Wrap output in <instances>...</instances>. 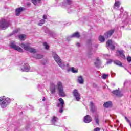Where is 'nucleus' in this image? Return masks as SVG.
<instances>
[{
  "instance_id": "obj_31",
  "label": "nucleus",
  "mask_w": 131,
  "mask_h": 131,
  "mask_svg": "<svg viewBox=\"0 0 131 131\" xmlns=\"http://www.w3.org/2000/svg\"><path fill=\"white\" fill-rule=\"evenodd\" d=\"M43 45L46 50H49V48H50V47L49 46V45H48V43L47 42H44L43 43Z\"/></svg>"
},
{
  "instance_id": "obj_36",
  "label": "nucleus",
  "mask_w": 131,
  "mask_h": 131,
  "mask_svg": "<svg viewBox=\"0 0 131 131\" xmlns=\"http://www.w3.org/2000/svg\"><path fill=\"white\" fill-rule=\"evenodd\" d=\"M113 62V60L112 59H110L107 61V64H111Z\"/></svg>"
},
{
  "instance_id": "obj_21",
  "label": "nucleus",
  "mask_w": 131,
  "mask_h": 131,
  "mask_svg": "<svg viewBox=\"0 0 131 131\" xmlns=\"http://www.w3.org/2000/svg\"><path fill=\"white\" fill-rule=\"evenodd\" d=\"M32 4L35 6H37L38 4H40L41 3V0H31Z\"/></svg>"
},
{
  "instance_id": "obj_29",
  "label": "nucleus",
  "mask_w": 131,
  "mask_h": 131,
  "mask_svg": "<svg viewBox=\"0 0 131 131\" xmlns=\"http://www.w3.org/2000/svg\"><path fill=\"white\" fill-rule=\"evenodd\" d=\"M71 71H72L73 73H77V72H78V70L75 69L74 67H72Z\"/></svg>"
},
{
  "instance_id": "obj_39",
  "label": "nucleus",
  "mask_w": 131,
  "mask_h": 131,
  "mask_svg": "<svg viewBox=\"0 0 131 131\" xmlns=\"http://www.w3.org/2000/svg\"><path fill=\"white\" fill-rule=\"evenodd\" d=\"M105 58H109V57H110V55H108V54H105L104 55Z\"/></svg>"
},
{
  "instance_id": "obj_2",
  "label": "nucleus",
  "mask_w": 131,
  "mask_h": 131,
  "mask_svg": "<svg viewBox=\"0 0 131 131\" xmlns=\"http://www.w3.org/2000/svg\"><path fill=\"white\" fill-rule=\"evenodd\" d=\"M52 56L55 61L56 62V63H57L59 67L62 68V69H65V68H66V67H69V64L67 63V65H65V63L63 61L61 60V59L60 58L59 56H58V55H57L55 52H53L52 53Z\"/></svg>"
},
{
  "instance_id": "obj_11",
  "label": "nucleus",
  "mask_w": 131,
  "mask_h": 131,
  "mask_svg": "<svg viewBox=\"0 0 131 131\" xmlns=\"http://www.w3.org/2000/svg\"><path fill=\"white\" fill-rule=\"evenodd\" d=\"M115 45L114 43L113 44V42H112V40H108L107 42H106V47H110L111 50H115Z\"/></svg>"
},
{
  "instance_id": "obj_24",
  "label": "nucleus",
  "mask_w": 131,
  "mask_h": 131,
  "mask_svg": "<svg viewBox=\"0 0 131 131\" xmlns=\"http://www.w3.org/2000/svg\"><path fill=\"white\" fill-rule=\"evenodd\" d=\"M18 38L21 40H25V39H26V35L22 34L18 36Z\"/></svg>"
},
{
  "instance_id": "obj_41",
  "label": "nucleus",
  "mask_w": 131,
  "mask_h": 131,
  "mask_svg": "<svg viewBox=\"0 0 131 131\" xmlns=\"http://www.w3.org/2000/svg\"><path fill=\"white\" fill-rule=\"evenodd\" d=\"M76 46H77V47H80V43H76Z\"/></svg>"
},
{
  "instance_id": "obj_9",
  "label": "nucleus",
  "mask_w": 131,
  "mask_h": 131,
  "mask_svg": "<svg viewBox=\"0 0 131 131\" xmlns=\"http://www.w3.org/2000/svg\"><path fill=\"white\" fill-rule=\"evenodd\" d=\"M19 46H21L22 49L25 50V51H29L30 50V43H21L19 44Z\"/></svg>"
},
{
  "instance_id": "obj_3",
  "label": "nucleus",
  "mask_w": 131,
  "mask_h": 131,
  "mask_svg": "<svg viewBox=\"0 0 131 131\" xmlns=\"http://www.w3.org/2000/svg\"><path fill=\"white\" fill-rule=\"evenodd\" d=\"M10 103L11 99L5 96L0 97V106L2 108H6Z\"/></svg>"
},
{
  "instance_id": "obj_18",
  "label": "nucleus",
  "mask_w": 131,
  "mask_h": 131,
  "mask_svg": "<svg viewBox=\"0 0 131 131\" xmlns=\"http://www.w3.org/2000/svg\"><path fill=\"white\" fill-rule=\"evenodd\" d=\"M90 107L91 108V110H92L93 112L96 111V106H95V104H94V103H93V102H90Z\"/></svg>"
},
{
  "instance_id": "obj_35",
  "label": "nucleus",
  "mask_w": 131,
  "mask_h": 131,
  "mask_svg": "<svg viewBox=\"0 0 131 131\" xmlns=\"http://www.w3.org/2000/svg\"><path fill=\"white\" fill-rule=\"evenodd\" d=\"M47 63H48V60L47 59H45L43 60V62L42 63V64L43 65H46V64H47Z\"/></svg>"
},
{
  "instance_id": "obj_26",
  "label": "nucleus",
  "mask_w": 131,
  "mask_h": 131,
  "mask_svg": "<svg viewBox=\"0 0 131 131\" xmlns=\"http://www.w3.org/2000/svg\"><path fill=\"white\" fill-rule=\"evenodd\" d=\"M95 65L96 67H98L101 65V61H100V59H99V58H97L96 62H95Z\"/></svg>"
},
{
  "instance_id": "obj_27",
  "label": "nucleus",
  "mask_w": 131,
  "mask_h": 131,
  "mask_svg": "<svg viewBox=\"0 0 131 131\" xmlns=\"http://www.w3.org/2000/svg\"><path fill=\"white\" fill-rule=\"evenodd\" d=\"M99 40L101 42H104L105 41V37L103 36H100L99 37Z\"/></svg>"
},
{
  "instance_id": "obj_8",
  "label": "nucleus",
  "mask_w": 131,
  "mask_h": 131,
  "mask_svg": "<svg viewBox=\"0 0 131 131\" xmlns=\"http://www.w3.org/2000/svg\"><path fill=\"white\" fill-rule=\"evenodd\" d=\"M58 101H59L60 103H58L57 104V107H60V108L59 109V112L60 113H62L63 112V108H64V100L62 98H59L58 99Z\"/></svg>"
},
{
  "instance_id": "obj_15",
  "label": "nucleus",
  "mask_w": 131,
  "mask_h": 131,
  "mask_svg": "<svg viewBox=\"0 0 131 131\" xmlns=\"http://www.w3.org/2000/svg\"><path fill=\"white\" fill-rule=\"evenodd\" d=\"M84 122L85 123H90L92 122V117L90 115H86L84 117Z\"/></svg>"
},
{
  "instance_id": "obj_20",
  "label": "nucleus",
  "mask_w": 131,
  "mask_h": 131,
  "mask_svg": "<svg viewBox=\"0 0 131 131\" xmlns=\"http://www.w3.org/2000/svg\"><path fill=\"white\" fill-rule=\"evenodd\" d=\"M42 57L43 56L42 55L38 54H34L33 55V58H34L35 59H41Z\"/></svg>"
},
{
  "instance_id": "obj_28",
  "label": "nucleus",
  "mask_w": 131,
  "mask_h": 131,
  "mask_svg": "<svg viewBox=\"0 0 131 131\" xmlns=\"http://www.w3.org/2000/svg\"><path fill=\"white\" fill-rule=\"evenodd\" d=\"M45 22H46V20H45V19H41V20H40L39 23L38 24V25L39 26H42V25L45 24Z\"/></svg>"
},
{
  "instance_id": "obj_46",
  "label": "nucleus",
  "mask_w": 131,
  "mask_h": 131,
  "mask_svg": "<svg viewBox=\"0 0 131 131\" xmlns=\"http://www.w3.org/2000/svg\"><path fill=\"white\" fill-rule=\"evenodd\" d=\"M17 32H18V31H15V33H17Z\"/></svg>"
},
{
  "instance_id": "obj_43",
  "label": "nucleus",
  "mask_w": 131,
  "mask_h": 131,
  "mask_svg": "<svg viewBox=\"0 0 131 131\" xmlns=\"http://www.w3.org/2000/svg\"><path fill=\"white\" fill-rule=\"evenodd\" d=\"M125 70H127V71L128 72H129V73H130V74H131L130 72H129V71L128 70H127V69H126V68H125Z\"/></svg>"
},
{
  "instance_id": "obj_34",
  "label": "nucleus",
  "mask_w": 131,
  "mask_h": 131,
  "mask_svg": "<svg viewBox=\"0 0 131 131\" xmlns=\"http://www.w3.org/2000/svg\"><path fill=\"white\" fill-rule=\"evenodd\" d=\"M107 77H108V75L107 74H104L103 75H102V78L103 79H106L107 78Z\"/></svg>"
},
{
  "instance_id": "obj_42",
  "label": "nucleus",
  "mask_w": 131,
  "mask_h": 131,
  "mask_svg": "<svg viewBox=\"0 0 131 131\" xmlns=\"http://www.w3.org/2000/svg\"><path fill=\"white\" fill-rule=\"evenodd\" d=\"M27 6H30V5H31L30 3H28L27 4Z\"/></svg>"
},
{
  "instance_id": "obj_7",
  "label": "nucleus",
  "mask_w": 131,
  "mask_h": 131,
  "mask_svg": "<svg viewBox=\"0 0 131 131\" xmlns=\"http://www.w3.org/2000/svg\"><path fill=\"white\" fill-rule=\"evenodd\" d=\"M58 121L59 118H58L56 116H53L52 117V119H51V123L53 125H55L56 126H60L61 124H60V123H59V122H58Z\"/></svg>"
},
{
  "instance_id": "obj_16",
  "label": "nucleus",
  "mask_w": 131,
  "mask_h": 131,
  "mask_svg": "<svg viewBox=\"0 0 131 131\" xmlns=\"http://www.w3.org/2000/svg\"><path fill=\"white\" fill-rule=\"evenodd\" d=\"M113 33H114V29H112L108 31L107 32L105 33L104 34V35L105 37H107V38H108L110 37L112 35V34H113Z\"/></svg>"
},
{
  "instance_id": "obj_13",
  "label": "nucleus",
  "mask_w": 131,
  "mask_h": 131,
  "mask_svg": "<svg viewBox=\"0 0 131 131\" xmlns=\"http://www.w3.org/2000/svg\"><path fill=\"white\" fill-rule=\"evenodd\" d=\"M24 10H25V8H23V7H20L19 8H17L15 10V15L16 16H20V13L21 12H23V11H24Z\"/></svg>"
},
{
  "instance_id": "obj_19",
  "label": "nucleus",
  "mask_w": 131,
  "mask_h": 131,
  "mask_svg": "<svg viewBox=\"0 0 131 131\" xmlns=\"http://www.w3.org/2000/svg\"><path fill=\"white\" fill-rule=\"evenodd\" d=\"M103 106L105 108H109L110 107H111V106H112V102H111V101L105 102L104 103Z\"/></svg>"
},
{
  "instance_id": "obj_6",
  "label": "nucleus",
  "mask_w": 131,
  "mask_h": 131,
  "mask_svg": "<svg viewBox=\"0 0 131 131\" xmlns=\"http://www.w3.org/2000/svg\"><path fill=\"white\" fill-rule=\"evenodd\" d=\"M19 70L23 72H28L30 70V67L28 63H25L20 66Z\"/></svg>"
},
{
  "instance_id": "obj_5",
  "label": "nucleus",
  "mask_w": 131,
  "mask_h": 131,
  "mask_svg": "<svg viewBox=\"0 0 131 131\" xmlns=\"http://www.w3.org/2000/svg\"><path fill=\"white\" fill-rule=\"evenodd\" d=\"M9 47L11 49H13V50H15V51H17L18 52H20V53H23V49L19 46H17L16 44L15 43V41H12L10 42L9 45Z\"/></svg>"
},
{
  "instance_id": "obj_14",
  "label": "nucleus",
  "mask_w": 131,
  "mask_h": 131,
  "mask_svg": "<svg viewBox=\"0 0 131 131\" xmlns=\"http://www.w3.org/2000/svg\"><path fill=\"white\" fill-rule=\"evenodd\" d=\"M112 94L115 96H117V97H122V96H123L122 93H121L119 90H117L113 91L112 92Z\"/></svg>"
},
{
  "instance_id": "obj_33",
  "label": "nucleus",
  "mask_w": 131,
  "mask_h": 131,
  "mask_svg": "<svg viewBox=\"0 0 131 131\" xmlns=\"http://www.w3.org/2000/svg\"><path fill=\"white\" fill-rule=\"evenodd\" d=\"M66 5H70L72 3L71 0H64Z\"/></svg>"
},
{
  "instance_id": "obj_22",
  "label": "nucleus",
  "mask_w": 131,
  "mask_h": 131,
  "mask_svg": "<svg viewBox=\"0 0 131 131\" xmlns=\"http://www.w3.org/2000/svg\"><path fill=\"white\" fill-rule=\"evenodd\" d=\"M80 36V35H79V33L76 32L71 35L70 37H77V38H79Z\"/></svg>"
},
{
  "instance_id": "obj_30",
  "label": "nucleus",
  "mask_w": 131,
  "mask_h": 131,
  "mask_svg": "<svg viewBox=\"0 0 131 131\" xmlns=\"http://www.w3.org/2000/svg\"><path fill=\"white\" fill-rule=\"evenodd\" d=\"M115 7H117V8H119L120 6V2L119 1H116L114 4Z\"/></svg>"
},
{
  "instance_id": "obj_23",
  "label": "nucleus",
  "mask_w": 131,
  "mask_h": 131,
  "mask_svg": "<svg viewBox=\"0 0 131 131\" xmlns=\"http://www.w3.org/2000/svg\"><path fill=\"white\" fill-rule=\"evenodd\" d=\"M114 64H115V65H117V66H119L120 67L122 66V63L119 60H114Z\"/></svg>"
},
{
  "instance_id": "obj_45",
  "label": "nucleus",
  "mask_w": 131,
  "mask_h": 131,
  "mask_svg": "<svg viewBox=\"0 0 131 131\" xmlns=\"http://www.w3.org/2000/svg\"><path fill=\"white\" fill-rule=\"evenodd\" d=\"M52 36H54V33H52Z\"/></svg>"
},
{
  "instance_id": "obj_38",
  "label": "nucleus",
  "mask_w": 131,
  "mask_h": 131,
  "mask_svg": "<svg viewBox=\"0 0 131 131\" xmlns=\"http://www.w3.org/2000/svg\"><path fill=\"white\" fill-rule=\"evenodd\" d=\"M127 61H128V62H131V57L130 56H128L127 57Z\"/></svg>"
},
{
  "instance_id": "obj_32",
  "label": "nucleus",
  "mask_w": 131,
  "mask_h": 131,
  "mask_svg": "<svg viewBox=\"0 0 131 131\" xmlns=\"http://www.w3.org/2000/svg\"><path fill=\"white\" fill-rule=\"evenodd\" d=\"M98 116H95V122L96 123V124H98V125H99V118H98Z\"/></svg>"
},
{
  "instance_id": "obj_12",
  "label": "nucleus",
  "mask_w": 131,
  "mask_h": 131,
  "mask_svg": "<svg viewBox=\"0 0 131 131\" xmlns=\"http://www.w3.org/2000/svg\"><path fill=\"white\" fill-rule=\"evenodd\" d=\"M116 54L118 57H119L120 58H122V59H123L124 60H125V55H124V54L123 53V50H118L117 51Z\"/></svg>"
},
{
  "instance_id": "obj_40",
  "label": "nucleus",
  "mask_w": 131,
  "mask_h": 131,
  "mask_svg": "<svg viewBox=\"0 0 131 131\" xmlns=\"http://www.w3.org/2000/svg\"><path fill=\"white\" fill-rule=\"evenodd\" d=\"M43 19H47V15H43Z\"/></svg>"
},
{
  "instance_id": "obj_1",
  "label": "nucleus",
  "mask_w": 131,
  "mask_h": 131,
  "mask_svg": "<svg viewBox=\"0 0 131 131\" xmlns=\"http://www.w3.org/2000/svg\"><path fill=\"white\" fill-rule=\"evenodd\" d=\"M57 89L59 92V95L60 97H66V94L65 92H64V89L63 87V84L61 82V81H58L56 83V85L54 84V83H52L51 84L50 91L51 94H55L56 93V89Z\"/></svg>"
},
{
  "instance_id": "obj_37",
  "label": "nucleus",
  "mask_w": 131,
  "mask_h": 131,
  "mask_svg": "<svg viewBox=\"0 0 131 131\" xmlns=\"http://www.w3.org/2000/svg\"><path fill=\"white\" fill-rule=\"evenodd\" d=\"M101 130V128L99 127L95 128L93 131H100Z\"/></svg>"
},
{
  "instance_id": "obj_4",
  "label": "nucleus",
  "mask_w": 131,
  "mask_h": 131,
  "mask_svg": "<svg viewBox=\"0 0 131 131\" xmlns=\"http://www.w3.org/2000/svg\"><path fill=\"white\" fill-rule=\"evenodd\" d=\"M10 26H11L10 21L4 19L0 20V30H6Z\"/></svg>"
},
{
  "instance_id": "obj_10",
  "label": "nucleus",
  "mask_w": 131,
  "mask_h": 131,
  "mask_svg": "<svg viewBox=\"0 0 131 131\" xmlns=\"http://www.w3.org/2000/svg\"><path fill=\"white\" fill-rule=\"evenodd\" d=\"M73 95L76 101H78L80 100V94L78 93V90H77V89H75L73 91Z\"/></svg>"
},
{
  "instance_id": "obj_44",
  "label": "nucleus",
  "mask_w": 131,
  "mask_h": 131,
  "mask_svg": "<svg viewBox=\"0 0 131 131\" xmlns=\"http://www.w3.org/2000/svg\"><path fill=\"white\" fill-rule=\"evenodd\" d=\"M46 100V98H43V99H42V101H45Z\"/></svg>"
},
{
  "instance_id": "obj_17",
  "label": "nucleus",
  "mask_w": 131,
  "mask_h": 131,
  "mask_svg": "<svg viewBox=\"0 0 131 131\" xmlns=\"http://www.w3.org/2000/svg\"><path fill=\"white\" fill-rule=\"evenodd\" d=\"M77 81L80 84H83V82H84V80L83 79V77H82V76H78Z\"/></svg>"
},
{
  "instance_id": "obj_25",
  "label": "nucleus",
  "mask_w": 131,
  "mask_h": 131,
  "mask_svg": "<svg viewBox=\"0 0 131 131\" xmlns=\"http://www.w3.org/2000/svg\"><path fill=\"white\" fill-rule=\"evenodd\" d=\"M30 52V53H31V54H35V53H37V50L34 48H31L30 47V50L28 51Z\"/></svg>"
}]
</instances>
